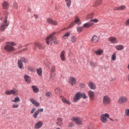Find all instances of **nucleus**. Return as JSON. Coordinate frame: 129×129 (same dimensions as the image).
Returning a JSON list of instances; mask_svg holds the SVG:
<instances>
[{
  "label": "nucleus",
  "mask_w": 129,
  "mask_h": 129,
  "mask_svg": "<svg viewBox=\"0 0 129 129\" xmlns=\"http://www.w3.org/2000/svg\"><path fill=\"white\" fill-rule=\"evenodd\" d=\"M56 34V32L52 33L48 36L46 37V42L47 45H52V44H54V45H57L59 41L57 40L56 37H54Z\"/></svg>",
  "instance_id": "f257e3e1"
},
{
  "label": "nucleus",
  "mask_w": 129,
  "mask_h": 129,
  "mask_svg": "<svg viewBox=\"0 0 129 129\" xmlns=\"http://www.w3.org/2000/svg\"><path fill=\"white\" fill-rule=\"evenodd\" d=\"M81 98H83V99H86V98H88V97L87 96H86V94L85 93L78 92L75 94V97L73 98V100L74 102H77V101H79Z\"/></svg>",
  "instance_id": "f03ea898"
},
{
  "label": "nucleus",
  "mask_w": 129,
  "mask_h": 129,
  "mask_svg": "<svg viewBox=\"0 0 129 129\" xmlns=\"http://www.w3.org/2000/svg\"><path fill=\"white\" fill-rule=\"evenodd\" d=\"M14 46H16V43L14 42H8L6 43V45L4 47V49L7 52H12L15 51L16 49L14 47Z\"/></svg>",
  "instance_id": "7ed1b4c3"
},
{
  "label": "nucleus",
  "mask_w": 129,
  "mask_h": 129,
  "mask_svg": "<svg viewBox=\"0 0 129 129\" xmlns=\"http://www.w3.org/2000/svg\"><path fill=\"white\" fill-rule=\"evenodd\" d=\"M7 20L8 16H6L3 20V22L0 24V32H5L6 29L9 27L10 22Z\"/></svg>",
  "instance_id": "20e7f679"
},
{
  "label": "nucleus",
  "mask_w": 129,
  "mask_h": 129,
  "mask_svg": "<svg viewBox=\"0 0 129 129\" xmlns=\"http://www.w3.org/2000/svg\"><path fill=\"white\" fill-rule=\"evenodd\" d=\"M78 25V26H80L81 25V22H80V19L78 18V17L76 18L75 21L72 22L70 23V24L68 26V27L66 28V29H70V28H72L75 25Z\"/></svg>",
  "instance_id": "39448f33"
},
{
  "label": "nucleus",
  "mask_w": 129,
  "mask_h": 129,
  "mask_svg": "<svg viewBox=\"0 0 129 129\" xmlns=\"http://www.w3.org/2000/svg\"><path fill=\"white\" fill-rule=\"evenodd\" d=\"M107 117H109V114L108 113H105V114H102L101 115V121L102 122H103L104 123H106L107 122Z\"/></svg>",
  "instance_id": "423d86ee"
},
{
  "label": "nucleus",
  "mask_w": 129,
  "mask_h": 129,
  "mask_svg": "<svg viewBox=\"0 0 129 129\" xmlns=\"http://www.w3.org/2000/svg\"><path fill=\"white\" fill-rule=\"evenodd\" d=\"M110 98L109 96L106 95L104 96L103 98V103L105 105H107V104H109L110 103Z\"/></svg>",
  "instance_id": "0eeeda50"
},
{
  "label": "nucleus",
  "mask_w": 129,
  "mask_h": 129,
  "mask_svg": "<svg viewBox=\"0 0 129 129\" xmlns=\"http://www.w3.org/2000/svg\"><path fill=\"white\" fill-rule=\"evenodd\" d=\"M72 120L74 121V122H76L77 124H82V119L81 118H78V117H73L72 118Z\"/></svg>",
  "instance_id": "6e6552de"
},
{
  "label": "nucleus",
  "mask_w": 129,
  "mask_h": 129,
  "mask_svg": "<svg viewBox=\"0 0 129 129\" xmlns=\"http://www.w3.org/2000/svg\"><path fill=\"white\" fill-rule=\"evenodd\" d=\"M69 84L74 86L76 84V78L73 77H70L69 79Z\"/></svg>",
  "instance_id": "1a4fd4ad"
},
{
  "label": "nucleus",
  "mask_w": 129,
  "mask_h": 129,
  "mask_svg": "<svg viewBox=\"0 0 129 129\" xmlns=\"http://www.w3.org/2000/svg\"><path fill=\"white\" fill-rule=\"evenodd\" d=\"M46 22L52 26H57V25H58V22H57V21H54L50 18H48L46 19Z\"/></svg>",
  "instance_id": "9d476101"
},
{
  "label": "nucleus",
  "mask_w": 129,
  "mask_h": 129,
  "mask_svg": "<svg viewBox=\"0 0 129 129\" xmlns=\"http://www.w3.org/2000/svg\"><path fill=\"white\" fill-rule=\"evenodd\" d=\"M88 97L91 100H93L94 99V97H95V94L94 92L91 90H89L88 91Z\"/></svg>",
  "instance_id": "9b49d317"
},
{
  "label": "nucleus",
  "mask_w": 129,
  "mask_h": 129,
  "mask_svg": "<svg viewBox=\"0 0 129 129\" xmlns=\"http://www.w3.org/2000/svg\"><path fill=\"white\" fill-rule=\"evenodd\" d=\"M88 86L92 90H95V89H96V85L93 82H89L88 84Z\"/></svg>",
  "instance_id": "f8f14e48"
},
{
  "label": "nucleus",
  "mask_w": 129,
  "mask_h": 129,
  "mask_svg": "<svg viewBox=\"0 0 129 129\" xmlns=\"http://www.w3.org/2000/svg\"><path fill=\"white\" fill-rule=\"evenodd\" d=\"M30 102L33 104V105H35L36 107H38V106H40V103L39 102L37 101V100L33 98H30Z\"/></svg>",
  "instance_id": "ddd939ff"
},
{
  "label": "nucleus",
  "mask_w": 129,
  "mask_h": 129,
  "mask_svg": "<svg viewBox=\"0 0 129 129\" xmlns=\"http://www.w3.org/2000/svg\"><path fill=\"white\" fill-rule=\"evenodd\" d=\"M127 100H128V99L126 97L122 96L119 98L118 101L119 103H125Z\"/></svg>",
  "instance_id": "4468645a"
},
{
  "label": "nucleus",
  "mask_w": 129,
  "mask_h": 129,
  "mask_svg": "<svg viewBox=\"0 0 129 129\" xmlns=\"http://www.w3.org/2000/svg\"><path fill=\"white\" fill-rule=\"evenodd\" d=\"M60 98L61 99V101L64 104H67L68 105H70L71 104V102L70 101L68 100L67 99L65 98L63 96H60Z\"/></svg>",
  "instance_id": "2eb2a0df"
},
{
  "label": "nucleus",
  "mask_w": 129,
  "mask_h": 129,
  "mask_svg": "<svg viewBox=\"0 0 129 129\" xmlns=\"http://www.w3.org/2000/svg\"><path fill=\"white\" fill-rule=\"evenodd\" d=\"M36 47H38V48H39V49H41V50H43L44 49V45H43V44L40 43H35L34 44V46L33 47V49L36 50Z\"/></svg>",
  "instance_id": "dca6fc26"
},
{
  "label": "nucleus",
  "mask_w": 129,
  "mask_h": 129,
  "mask_svg": "<svg viewBox=\"0 0 129 129\" xmlns=\"http://www.w3.org/2000/svg\"><path fill=\"white\" fill-rule=\"evenodd\" d=\"M43 126V121H39L37 122L34 125V128L39 129L41 128Z\"/></svg>",
  "instance_id": "f3484780"
},
{
  "label": "nucleus",
  "mask_w": 129,
  "mask_h": 129,
  "mask_svg": "<svg viewBox=\"0 0 129 129\" xmlns=\"http://www.w3.org/2000/svg\"><path fill=\"white\" fill-rule=\"evenodd\" d=\"M24 79L26 83H28V84H30V83H31V77H30L29 76H28L27 75H24Z\"/></svg>",
  "instance_id": "a211bd4d"
},
{
  "label": "nucleus",
  "mask_w": 129,
  "mask_h": 129,
  "mask_svg": "<svg viewBox=\"0 0 129 129\" xmlns=\"http://www.w3.org/2000/svg\"><path fill=\"white\" fill-rule=\"evenodd\" d=\"M108 40L112 44H116V43H118V40H117V39L114 37H110L109 38Z\"/></svg>",
  "instance_id": "6ab92c4d"
},
{
  "label": "nucleus",
  "mask_w": 129,
  "mask_h": 129,
  "mask_svg": "<svg viewBox=\"0 0 129 129\" xmlns=\"http://www.w3.org/2000/svg\"><path fill=\"white\" fill-rule=\"evenodd\" d=\"M56 70V68L54 66H52L51 69V73H50V76L49 77V78L50 80H52V77H54L55 76V74H54V72Z\"/></svg>",
  "instance_id": "aec40b11"
},
{
  "label": "nucleus",
  "mask_w": 129,
  "mask_h": 129,
  "mask_svg": "<svg viewBox=\"0 0 129 129\" xmlns=\"http://www.w3.org/2000/svg\"><path fill=\"white\" fill-rule=\"evenodd\" d=\"M56 125L58 126H62L63 125V120L61 118H58L56 119Z\"/></svg>",
  "instance_id": "412c9836"
},
{
  "label": "nucleus",
  "mask_w": 129,
  "mask_h": 129,
  "mask_svg": "<svg viewBox=\"0 0 129 129\" xmlns=\"http://www.w3.org/2000/svg\"><path fill=\"white\" fill-rule=\"evenodd\" d=\"M126 9V7L125 5H122L119 7H116L114 9L115 11H123Z\"/></svg>",
  "instance_id": "4be33fe9"
},
{
  "label": "nucleus",
  "mask_w": 129,
  "mask_h": 129,
  "mask_svg": "<svg viewBox=\"0 0 129 129\" xmlns=\"http://www.w3.org/2000/svg\"><path fill=\"white\" fill-rule=\"evenodd\" d=\"M99 40V38H98V37H97L96 35H94L92 37V42L93 43H97V42H98Z\"/></svg>",
  "instance_id": "5701e85b"
},
{
  "label": "nucleus",
  "mask_w": 129,
  "mask_h": 129,
  "mask_svg": "<svg viewBox=\"0 0 129 129\" xmlns=\"http://www.w3.org/2000/svg\"><path fill=\"white\" fill-rule=\"evenodd\" d=\"M18 67L20 69H24V64L21 61V60H18Z\"/></svg>",
  "instance_id": "b1692460"
},
{
  "label": "nucleus",
  "mask_w": 129,
  "mask_h": 129,
  "mask_svg": "<svg viewBox=\"0 0 129 129\" xmlns=\"http://www.w3.org/2000/svg\"><path fill=\"white\" fill-rule=\"evenodd\" d=\"M60 57L62 60V61H65V51L62 50L60 53Z\"/></svg>",
  "instance_id": "393cba45"
},
{
  "label": "nucleus",
  "mask_w": 129,
  "mask_h": 129,
  "mask_svg": "<svg viewBox=\"0 0 129 129\" xmlns=\"http://www.w3.org/2000/svg\"><path fill=\"white\" fill-rule=\"evenodd\" d=\"M91 26H93V23L91 22V21L89 23H87L84 24V28H89V27H91Z\"/></svg>",
  "instance_id": "a878e982"
},
{
  "label": "nucleus",
  "mask_w": 129,
  "mask_h": 129,
  "mask_svg": "<svg viewBox=\"0 0 129 129\" xmlns=\"http://www.w3.org/2000/svg\"><path fill=\"white\" fill-rule=\"evenodd\" d=\"M2 7L5 10L9 9V4L7 2H4L2 4Z\"/></svg>",
  "instance_id": "bb28decb"
},
{
  "label": "nucleus",
  "mask_w": 129,
  "mask_h": 129,
  "mask_svg": "<svg viewBox=\"0 0 129 129\" xmlns=\"http://www.w3.org/2000/svg\"><path fill=\"white\" fill-rule=\"evenodd\" d=\"M32 88L33 89V92L35 93H38L39 92V89L36 86H32Z\"/></svg>",
  "instance_id": "cd10ccee"
},
{
  "label": "nucleus",
  "mask_w": 129,
  "mask_h": 129,
  "mask_svg": "<svg viewBox=\"0 0 129 129\" xmlns=\"http://www.w3.org/2000/svg\"><path fill=\"white\" fill-rule=\"evenodd\" d=\"M36 71H37V73L38 75H39V76H42V68H39V69H37L36 70Z\"/></svg>",
  "instance_id": "c85d7f7f"
},
{
  "label": "nucleus",
  "mask_w": 129,
  "mask_h": 129,
  "mask_svg": "<svg viewBox=\"0 0 129 129\" xmlns=\"http://www.w3.org/2000/svg\"><path fill=\"white\" fill-rule=\"evenodd\" d=\"M116 49L117 50V51H120L123 49V46L122 45H116L115 46Z\"/></svg>",
  "instance_id": "c756f323"
},
{
  "label": "nucleus",
  "mask_w": 129,
  "mask_h": 129,
  "mask_svg": "<svg viewBox=\"0 0 129 129\" xmlns=\"http://www.w3.org/2000/svg\"><path fill=\"white\" fill-rule=\"evenodd\" d=\"M61 92H62V90H61V89H60V88H57L56 89H55V93L56 94H60Z\"/></svg>",
  "instance_id": "7c9ffc66"
},
{
  "label": "nucleus",
  "mask_w": 129,
  "mask_h": 129,
  "mask_svg": "<svg viewBox=\"0 0 129 129\" xmlns=\"http://www.w3.org/2000/svg\"><path fill=\"white\" fill-rule=\"evenodd\" d=\"M18 60H21L22 63H27L28 62V59L25 57H21L20 59H18Z\"/></svg>",
  "instance_id": "2f4dec72"
},
{
  "label": "nucleus",
  "mask_w": 129,
  "mask_h": 129,
  "mask_svg": "<svg viewBox=\"0 0 129 129\" xmlns=\"http://www.w3.org/2000/svg\"><path fill=\"white\" fill-rule=\"evenodd\" d=\"M11 101H12V102L18 103V102H20V98H19V97H16L14 98V100H12Z\"/></svg>",
  "instance_id": "473e14b6"
},
{
  "label": "nucleus",
  "mask_w": 129,
  "mask_h": 129,
  "mask_svg": "<svg viewBox=\"0 0 129 129\" xmlns=\"http://www.w3.org/2000/svg\"><path fill=\"white\" fill-rule=\"evenodd\" d=\"M65 2L67 4V7H68V8H70V7L71 6V4H72V2L71 1V0H65Z\"/></svg>",
  "instance_id": "72a5a7b5"
},
{
  "label": "nucleus",
  "mask_w": 129,
  "mask_h": 129,
  "mask_svg": "<svg viewBox=\"0 0 129 129\" xmlns=\"http://www.w3.org/2000/svg\"><path fill=\"white\" fill-rule=\"evenodd\" d=\"M11 92V94H13V95H16L17 94H18V90H17V89H14L12 90H10Z\"/></svg>",
  "instance_id": "f704fd0d"
},
{
  "label": "nucleus",
  "mask_w": 129,
  "mask_h": 129,
  "mask_svg": "<svg viewBox=\"0 0 129 129\" xmlns=\"http://www.w3.org/2000/svg\"><path fill=\"white\" fill-rule=\"evenodd\" d=\"M95 53H96L97 55H101L102 53H103V50L102 49H98V50H96Z\"/></svg>",
  "instance_id": "c9c22d12"
},
{
  "label": "nucleus",
  "mask_w": 129,
  "mask_h": 129,
  "mask_svg": "<svg viewBox=\"0 0 129 129\" xmlns=\"http://www.w3.org/2000/svg\"><path fill=\"white\" fill-rule=\"evenodd\" d=\"M69 36H70V32H67L63 35V39H67Z\"/></svg>",
  "instance_id": "e433bc0d"
},
{
  "label": "nucleus",
  "mask_w": 129,
  "mask_h": 129,
  "mask_svg": "<svg viewBox=\"0 0 129 129\" xmlns=\"http://www.w3.org/2000/svg\"><path fill=\"white\" fill-rule=\"evenodd\" d=\"M116 59V53L115 52L113 53L111 56V60L112 61H115Z\"/></svg>",
  "instance_id": "4c0bfd02"
},
{
  "label": "nucleus",
  "mask_w": 129,
  "mask_h": 129,
  "mask_svg": "<svg viewBox=\"0 0 129 129\" xmlns=\"http://www.w3.org/2000/svg\"><path fill=\"white\" fill-rule=\"evenodd\" d=\"M76 40H77V38H76V36H73L71 38V41L72 43H75V42H76Z\"/></svg>",
  "instance_id": "58836bf2"
},
{
  "label": "nucleus",
  "mask_w": 129,
  "mask_h": 129,
  "mask_svg": "<svg viewBox=\"0 0 129 129\" xmlns=\"http://www.w3.org/2000/svg\"><path fill=\"white\" fill-rule=\"evenodd\" d=\"M38 115H39V113L37 112V111H36L33 114V117L35 118V119H36V118H37Z\"/></svg>",
  "instance_id": "ea45409f"
},
{
  "label": "nucleus",
  "mask_w": 129,
  "mask_h": 129,
  "mask_svg": "<svg viewBox=\"0 0 129 129\" xmlns=\"http://www.w3.org/2000/svg\"><path fill=\"white\" fill-rule=\"evenodd\" d=\"M90 65L92 67H94V68H95V67L97 66V64H96V63L92 62H90Z\"/></svg>",
  "instance_id": "a19ab883"
},
{
  "label": "nucleus",
  "mask_w": 129,
  "mask_h": 129,
  "mask_svg": "<svg viewBox=\"0 0 129 129\" xmlns=\"http://www.w3.org/2000/svg\"><path fill=\"white\" fill-rule=\"evenodd\" d=\"M46 95L47 97H50V96H52V93L51 92H47L46 93Z\"/></svg>",
  "instance_id": "79ce46f5"
},
{
  "label": "nucleus",
  "mask_w": 129,
  "mask_h": 129,
  "mask_svg": "<svg viewBox=\"0 0 129 129\" xmlns=\"http://www.w3.org/2000/svg\"><path fill=\"white\" fill-rule=\"evenodd\" d=\"M13 108H18L19 107V104L17 103H14L12 105Z\"/></svg>",
  "instance_id": "37998d69"
},
{
  "label": "nucleus",
  "mask_w": 129,
  "mask_h": 129,
  "mask_svg": "<svg viewBox=\"0 0 129 129\" xmlns=\"http://www.w3.org/2000/svg\"><path fill=\"white\" fill-rule=\"evenodd\" d=\"M44 64H45L46 67H48V68H49V66H50V62H49V61H45L44 62Z\"/></svg>",
  "instance_id": "c03bdc74"
},
{
  "label": "nucleus",
  "mask_w": 129,
  "mask_h": 129,
  "mask_svg": "<svg viewBox=\"0 0 129 129\" xmlns=\"http://www.w3.org/2000/svg\"><path fill=\"white\" fill-rule=\"evenodd\" d=\"M125 114L126 116H129V109L125 110Z\"/></svg>",
  "instance_id": "a18cd8bd"
},
{
  "label": "nucleus",
  "mask_w": 129,
  "mask_h": 129,
  "mask_svg": "<svg viewBox=\"0 0 129 129\" xmlns=\"http://www.w3.org/2000/svg\"><path fill=\"white\" fill-rule=\"evenodd\" d=\"M98 21H99L98 19H91L90 21V22H91V23H92V22L93 23H98Z\"/></svg>",
  "instance_id": "49530a36"
},
{
  "label": "nucleus",
  "mask_w": 129,
  "mask_h": 129,
  "mask_svg": "<svg viewBox=\"0 0 129 129\" xmlns=\"http://www.w3.org/2000/svg\"><path fill=\"white\" fill-rule=\"evenodd\" d=\"M5 94H6V95H12L11 92V90L9 91V90H7L5 91Z\"/></svg>",
  "instance_id": "de8ad7c7"
},
{
  "label": "nucleus",
  "mask_w": 129,
  "mask_h": 129,
  "mask_svg": "<svg viewBox=\"0 0 129 129\" xmlns=\"http://www.w3.org/2000/svg\"><path fill=\"white\" fill-rule=\"evenodd\" d=\"M83 29V27H77V31L78 33H80L81 31H82V29Z\"/></svg>",
  "instance_id": "09e8293b"
},
{
  "label": "nucleus",
  "mask_w": 129,
  "mask_h": 129,
  "mask_svg": "<svg viewBox=\"0 0 129 129\" xmlns=\"http://www.w3.org/2000/svg\"><path fill=\"white\" fill-rule=\"evenodd\" d=\"M74 125V122H70L68 124V126H69L70 127H73Z\"/></svg>",
  "instance_id": "8fccbe9b"
},
{
  "label": "nucleus",
  "mask_w": 129,
  "mask_h": 129,
  "mask_svg": "<svg viewBox=\"0 0 129 129\" xmlns=\"http://www.w3.org/2000/svg\"><path fill=\"white\" fill-rule=\"evenodd\" d=\"M102 3V0H97V5H101Z\"/></svg>",
  "instance_id": "3c124183"
},
{
  "label": "nucleus",
  "mask_w": 129,
  "mask_h": 129,
  "mask_svg": "<svg viewBox=\"0 0 129 129\" xmlns=\"http://www.w3.org/2000/svg\"><path fill=\"white\" fill-rule=\"evenodd\" d=\"M87 18L88 19H92V18H93V14H89V15H88Z\"/></svg>",
  "instance_id": "603ef678"
},
{
  "label": "nucleus",
  "mask_w": 129,
  "mask_h": 129,
  "mask_svg": "<svg viewBox=\"0 0 129 129\" xmlns=\"http://www.w3.org/2000/svg\"><path fill=\"white\" fill-rule=\"evenodd\" d=\"M38 113L39 112H43L44 111V109H38L37 111H36Z\"/></svg>",
  "instance_id": "864d4df0"
},
{
  "label": "nucleus",
  "mask_w": 129,
  "mask_h": 129,
  "mask_svg": "<svg viewBox=\"0 0 129 129\" xmlns=\"http://www.w3.org/2000/svg\"><path fill=\"white\" fill-rule=\"evenodd\" d=\"M36 110L35 108H33L30 112V113L32 114V113H34L35 112V111Z\"/></svg>",
  "instance_id": "5fc2aeb1"
},
{
  "label": "nucleus",
  "mask_w": 129,
  "mask_h": 129,
  "mask_svg": "<svg viewBox=\"0 0 129 129\" xmlns=\"http://www.w3.org/2000/svg\"><path fill=\"white\" fill-rule=\"evenodd\" d=\"M125 25V26H129V19L126 21Z\"/></svg>",
  "instance_id": "6e6d98bb"
},
{
  "label": "nucleus",
  "mask_w": 129,
  "mask_h": 129,
  "mask_svg": "<svg viewBox=\"0 0 129 129\" xmlns=\"http://www.w3.org/2000/svg\"><path fill=\"white\" fill-rule=\"evenodd\" d=\"M80 87H81V88H84L86 86H85V84H81L80 85Z\"/></svg>",
  "instance_id": "4d7b16f0"
},
{
  "label": "nucleus",
  "mask_w": 129,
  "mask_h": 129,
  "mask_svg": "<svg viewBox=\"0 0 129 129\" xmlns=\"http://www.w3.org/2000/svg\"><path fill=\"white\" fill-rule=\"evenodd\" d=\"M34 16L35 17L36 20H37V19H39V15L34 14Z\"/></svg>",
  "instance_id": "13d9d810"
},
{
  "label": "nucleus",
  "mask_w": 129,
  "mask_h": 129,
  "mask_svg": "<svg viewBox=\"0 0 129 129\" xmlns=\"http://www.w3.org/2000/svg\"><path fill=\"white\" fill-rule=\"evenodd\" d=\"M14 6L16 9H18V3H14Z\"/></svg>",
  "instance_id": "bf43d9fd"
},
{
  "label": "nucleus",
  "mask_w": 129,
  "mask_h": 129,
  "mask_svg": "<svg viewBox=\"0 0 129 129\" xmlns=\"http://www.w3.org/2000/svg\"><path fill=\"white\" fill-rule=\"evenodd\" d=\"M27 50H28V49L27 48H24L22 50H21V52H24L25 51H27Z\"/></svg>",
  "instance_id": "052dcab7"
},
{
  "label": "nucleus",
  "mask_w": 129,
  "mask_h": 129,
  "mask_svg": "<svg viewBox=\"0 0 129 129\" xmlns=\"http://www.w3.org/2000/svg\"><path fill=\"white\" fill-rule=\"evenodd\" d=\"M19 49H21V48H23V45L22 44H20L19 46H18Z\"/></svg>",
  "instance_id": "680f3d73"
},
{
  "label": "nucleus",
  "mask_w": 129,
  "mask_h": 129,
  "mask_svg": "<svg viewBox=\"0 0 129 129\" xmlns=\"http://www.w3.org/2000/svg\"><path fill=\"white\" fill-rule=\"evenodd\" d=\"M110 120H111V121H114V119H112L111 118H109Z\"/></svg>",
  "instance_id": "e2e57ef3"
},
{
  "label": "nucleus",
  "mask_w": 129,
  "mask_h": 129,
  "mask_svg": "<svg viewBox=\"0 0 129 129\" xmlns=\"http://www.w3.org/2000/svg\"><path fill=\"white\" fill-rule=\"evenodd\" d=\"M127 69L129 70V64L127 66Z\"/></svg>",
  "instance_id": "0e129e2a"
},
{
  "label": "nucleus",
  "mask_w": 129,
  "mask_h": 129,
  "mask_svg": "<svg viewBox=\"0 0 129 129\" xmlns=\"http://www.w3.org/2000/svg\"><path fill=\"white\" fill-rule=\"evenodd\" d=\"M30 11H31V10H28V12H30Z\"/></svg>",
  "instance_id": "69168bd1"
}]
</instances>
